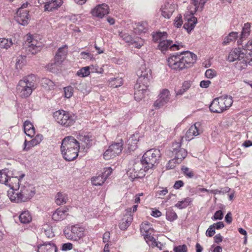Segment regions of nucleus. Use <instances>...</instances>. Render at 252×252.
<instances>
[{
    "instance_id": "6",
    "label": "nucleus",
    "mask_w": 252,
    "mask_h": 252,
    "mask_svg": "<svg viewBox=\"0 0 252 252\" xmlns=\"http://www.w3.org/2000/svg\"><path fill=\"white\" fill-rule=\"evenodd\" d=\"M232 103V96L222 95L213 99L209 106V109L212 112L221 113L228 109Z\"/></svg>"
},
{
    "instance_id": "24",
    "label": "nucleus",
    "mask_w": 252,
    "mask_h": 252,
    "mask_svg": "<svg viewBox=\"0 0 252 252\" xmlns=\"http://www.w3.org/2000/svg\"><path fill=\"white\" fill-rule=\"evenodd\" d=\"M200 124L199 123H196L192 125L186 133L185 138L187 140L189 141L192 139L194 136H196L200 134L201 130L199 129Z\"/></svg>"
},
{
    "instance_id": "29",
    "label": "nucleus",
    "mask_w": 252,
    "mask_h": 252,
    "mask_svg": "<svg viewBox=\"0 0 252 252\" xmlns=\"http://www.w3.org/2000/svg\"><path fill=\"white\" fill-rule=\"evenodd\" d=\"M68 209L66 207L57 209L52 215V219L55 221H60L64 220L68 215Z\"/></svg>"
},
{
    "instance_id": "43",
    "label": "nucleus",
    "mask_w": 252,
    "mask_h": 252,
    "mask_svg": "<svg viewBox=\"0 0 252 252\" xmlns=\"http://www.w3.org/2000/svg\"><path fill=\"white\" fill-rule=\"evenodd\" d=\"M9 177V171L5 168L0 171V183L5 185Z\"/></svg>"
},
{
    "instance_id": "46",
    "label": "nucleus",
    "mask_w": 252,
    "mask_h": 252,
    "mask_svg": "<svg viewBox=\"0 0 252 252\" xmlns=\"http://www.w3.org/2000/svg\"><path fill=\"white\" fill-rule=\"evenodd\" d=\"M82 142L84 143V144H82V146L84 147V148L88 149L91 146V141L92 136L89 135H84L82 137V139H80Z\"/></svg>"
},
{
    "instance_id": "9",
    "label": "nucleus",
    "mask_w": 252,
    "mask_h": 252,
    "mask_svg": "<svg viewBox=\"0 0 252 252\" xmlns=\"http://www.w3.org/2000/svg\"><path fill=\"white\" fill-rule=\"evenodd\" d=\"M138 76L137 83L140 84L149 86L152 78L151 69L147 67L146 64H142L137 70Z\"/></svg>"
},
{
    "instance_id": "55",
    "label": "nucleus",
    "mask_w": 252,
    "mask_h": 252,
    "mask_svg": "<svg viewBox=\"0 0 252 252\" xmlns=\"http://www.w3.org/2000/svg\"><path fill=\"white\" fill-rule=\"evenodd\" d=\"M141 232L145 233H149L150 231L152 230L150 227L149 224H142L140 226Z\"/></svg>"
},
{
    "instance_id": "51",
    "label": "nucleus",
    "mask_w": 252,
    "mask_h": 252,
    "mask_svg": "<svg viewBox=\"0 0 252 252\" xmlns=\"http://www.w3.org/2000/svg\"><path fill=\"white\" fill-rule=\"evenodd\" d=\"M216 71L212 69H207L205 74V76L208 78H213L216 76Z\"/></svg>"
},
{
    "instance_id": "18",
    "label": "nucleus",
    "mask_w": 252,
    "mask_h": 252,
    "mask_svg": "<svg viewBox=\"0 0 252 252\" xmlns=\"http://www.w3.org/2000/svg\"><path fill=\"white\" fill-rule=\"evenodd\" d=\"M15 19L19 24L22 26L27 25L30 19L29 11L26 9L19 8L15 16Z\"/></svg>"
},
{
    "instance_id": "42",
    "label": "nucleus",
    "mask_w": 252,
    "mask_h": 252,
    "mask_svg": "<svg viewBox=\"0 0 252 252\" xmlns=\"http://www.w3.org/2000/svg\"><path fill=\"white\" fill-rule=\"evenodd\" d=\"M41 84L42 87L49 90H52L55 87L54 83L50 79L46 78H43L41 80Z\"/></svg>"
},
{
    "instance_id": "35",
    "label": "nucleus",
    "mask_w": 252,
    "mask_h": 252,
    "mask_svg": "<svg viewBox=\"0 0 252 252\" xmlns=\"http://www.w3.org/2000/svg\"><path fill=\"white\" fill-rule=\"evenodd\" d=\"M14 190L12 189V190L8 191V196L10 200L17 203L23 202V198L20 191L15 192Z\"/></svg>"
},
{
    "instance_id": "28",
    "label": "nucleus",
    "mask_w": 252,
    "mask_h": 252,
    "mask_svg": "<svg viewBox=\"0 0 252 252\" xmlns=\"http://www.w3.org/2000/svg\"><path fill=\"white\" fill-rule=\"evenodd\" d=\"M185 19L187 22L184 25V28L186 30L187 32H191V31L194 29L197 23V18L194 16V14L190 13L189 15L188 14L185 15Z\"/></svg>"
},
{
    "instance_id": "52",
    "label": "nucleus",
    "mask_w": 252,
    "mask_h": 252,
    "mask_svg": "<svg viewBox=\"0 0 252 252\" xmlns=\"http://www.w3.org/2000/svg\"><path fill=\"white\" fill-rule=\"evenodd\" d=\"M223 213L222 211L219 210L216 212L212 219L213 220H221L223 218Z\"/></svg>"
},
{
    "instance_id": "26",
    "label": "nucleus",
    "mask_w": 252,
    "mask_h": 252,
    "mask_svg": "<svg viewBox=\"0 0 252 252\" xmlns=\"http://www.w3.org/2000/svg\"><path fill=\"white\" fill-rule=\"evenodd\" d=\"M172 41L164 39L159 43L158 48L162 53H164L169 48L173 51L179 49V45L176 44H172Z\"/></svg>"
},
{
    "instance_id": "8",
    "label": "nucleus",
    "mask_w": 252,
    "mask_h": 252,
    "mask_svg": "<svg viewBox=\"0 0 252 252\" xmlns=\"http://www.w3.org/2000/svg\"><path fill=\"white\" fill-rule=\"evenodd\" d=\"M37 34H31L30 32L25 36L27 51L29 54L34 55L41 49L42 44L36 39Z\"/></svg>"
},
{
    "instance_id": "16",
    "label": "nucleus",
    "mask_w": 252,
    "mask_h": 252,
    "mask_svg": "<svg viewBox=\"0 0 252 252\" xmlns=\"http://www.w3.org/2000/svg\"><path fill=\"white\" fill-rule=\"evenodd\" d=\"M40 5L44 4V11L53 12L58 10L63 4V0H38Z\"/></svg>"
},
{
    "instance_id": "27",
    "label": "nucleus",
    "mask_w": 252,
    "mask_h": 252,
    "mask_svg": "<svg viewBox=\"0 0 252 252\" xmlns=\"http://www.w3.org/2000/svg\"><path fill=\"white\" fill-rule=\"evenodd\" d=\"M133 220L131 215V208L126 209V214L124 217L122 221L120 223L119 227L122 230H126L130 224Z\"/></svg>"
},
{
    "instance_id": "59",
    "label": "nucleus",
    "mask_w": 252,
    "mask_h": 252,
    "mask_svg": "<svg viewBox=\"0 0 252 252\" xmlns=\"http://www.w3.org/2000/svg\"><path fill=\"white\" fill-rule=\"evenodd\" d=\"M73 245L70 243H67L63 244L62 247V250L63 251H66L68 250H70L72 249Z\"/></svg>"
},
{
    "instance_id": "48",
    "label": "nucleus",
    "mask_w": 252,
    "mask_h": 252,
    "mask_svg": "<svg viewBox=\"0 0 252 252\" xmlns=\"http://www.w3.org/2000/svg\"><path fill=\"white\" fill-rule=\"evenodd\" d=\"M90 74V67L89 66H86L84 67H82L80 70H79L77 72V74L82 77H85L86 76H88Z\"/></svg>"
},
{
    "instance_id": "44",
    "label": "nucleus",
    "mask_w": 252,
    "mask_h": 252,
    "mask_svg": "<svg viewBox=\"0 0 252 252\" xmlns=\"http://www.w3.org/2000/svg\"><path fill=\"white\" fill-rule=\"evenodd\" d=\"M166 217L167 220L173 221L177 219V215L171 208H169L166 210Z\"/></svg>"
},
{
    "instance_id": "53",
    "label": "nucleus",
    "mask_w": 252,
    "mask_h": 252,
    "mask_svg": "<svg viewBox=\"0 0 252 252\" xmlns=\"http://www.w3.org/2000/svg\"><path fill=\"white\" fill-rule=\"evenodd\" d=\"M174 252H187V247L185 245H180L174 248Z\"/></svg>"
},
{
    "instance_id": "19",
    "label": "nucleus",
    "mask_w": 252,
    "mask_h": 252,
    "mask_svg": "<svg viewBox=\"0 0 252 252\" xmlns=\"http://www.w3.org/2000/svg\"><path fill=\"white\" fill-rule=\"evenodd\" d=\"M169 94L170 92L168 90L166 89L162 90L158 95V99L154 102L155 107L158 109L165 105L169 101Z\"/></svg>"
},
{
    "instance_id": "45",
    "label": "nucleus",
    "mask_w": 252,
    "mask_h": 252,
    "mask_svg": "<svg viewBox=\"0 0 252 252\" xmlns=\"http://www.w3.org/2000/svg\"><path fill=\"white\" fill-rule=\"evenodd\" d=\"M181 171L184 175L188 178H193L194 176V171L188 167L183 166L181 167Z\"/></svg>"
},
{
    "instance_id": "61",
    "label": "nucleus",
    "mask_w": 252,
    "mask_h": 252,
    "mask_svg": "<svg viewBox=\"0 0 252 252\" xmlns=\"http://www.w3.org/2000/svg\"><path fill=\"white\" fill-rule=\"evenodd\" d=\"M144 238L145 241L148 242V241L153 242L155 240V238L151 235V233H145L143 234Z\"/></svg>"
},
{
    "instance_id": "30",
    "label": "nucleus",
    "mask_w": 252,
    "mask_h": 252,
    "mask_svg": "<svg viewBox=\"0 0 252 252\" xmlns=\"http://www.w3.org/2000/svg\"><path fill=\"white\" fill-rule=\"evenodd\" d=\"M43 139V136L41 134H37L36 136L30 141L25 140L24 142V147L23 150L25 151H29L31 148L39 144Z\"/></svg>"
},
{
    "instance_id": "14",
    "label": "nucleus",
    "mask_w": 252,
    "mask_h": 252,
    "mask_svg": "<svg viewBox=\"0 0 252 252\" xmlns=\"http://www.w3.org/2000/svg\"><path fill=\"white\" fill-rule=\"evenodd\" d=\"M122 142L114 143L110 145L103 154L105 159L109 160L118 156L123 150Z\"/></svg>"
},
{
    "instance_id": "10",
    "label": "nucleus",
    "mask_w": 252,
    "mask_h": 252,
    "mask_svg": "<svg viewBox=\"0 0 252 252\" xmlns=\"http://www.w3.org/2000/svg\"><path fill=\"white\" fill-rule=\"evenodd\" d=\"M65 237L72 241H78L83 238L84 235V229L78 225L71 226L63 231Z\"/></svg>"
},
{
    "instance_id": "41",
    "label": "nucleus",
    "mask_w": 252,
    "mask_h": 252,
    "mask_svg": "<svg viewBox=\"0 0 252 252\" xmlns=\"http://www.w3.org/2000/svg\"><path fill=\"white\" fill-rule=\"evenodd\" d=\"M105 181L106 179L101 174L94 176L91 179V182L93 185L96 186L102 185Z\"/></svg>"
},
{
    "instance_id": "36",
    "label": "nucleus",
    "mask_w": 252,
    "mask_h": 252,
    "mask_svg": "<svg viewBox=\"0 0 252 252\" xmlns=\"http://www.w3.org/2000/svg\"><path fill=\"white\" fill-rule=\"evenodd\" d=\"M138 140L135 134L131 135L127 140L128 149L130 151H134L137 148Z\"/></svg>"
},
{
    "instance_id": "23",
    "label": "nucleus",
    "mask_w": 252,
    "mask_h": 252,
    "mask_svg": "<svg viewBox=\"0 0 252 252\" xmlns=\"http://www.w3.org/2000/svg\"><path fill=\"white\" fill-rule=\"evenodd\" d=\"M148 85H144L136 83L134 86V98L136 101H140L145 96V93L147 91Z\"/></svg>"
},
{
    "instance_id": "31",
    "label": "nucleus",
    "mask_w": 252,
    "mask_h": 252,
    "mask_svg": "<svg viewBox=\"0 0 252 252\" xmlns=\"http://www.w3.org/2000/svg\"><path fill=\"white\" fill-rule=\"evenodd\" d=\"M56 246L52 243H44L38 246L37 252H57Z\"/></svg>"
},
{
    "instance_id": "21",
    "label": "nucleus",
    "mask_w": 252,
    "mask_h": 252,
    "mask_svg": "<svg viewBox=\"0 0 252 252\" xmlns=\"http://www.w3.org/2000/svg\"><path fill=\"white\" fill-rule=\"evenodd\" d=\"M109 13V7L105 3H102L96 5L91 11V14L94 17L99 18H103Z\"/></svg>"
},
{
    "instance_id": "12",
    "label": "nucleus",
    "mask_w": 252,
    "mask_h": 252,
    "mask_svg": "<svg viewBox=\"0 0 252 252\" xmlns=\"http://www.w3.org/2000/svg\"><path fill=\"white\" fill-rule=\"evenodd\" d=\"M146 171L142 167L141 162L135 161L132 166L127 171V175L131 181L136 178H141L145 176Z\"/></svg>"
},
{
    "instance_id": "5",
    "label": "nucleus",
    "mask_w": 252,
    "mask_h": 252,
    "mask_svg": "<svg viewBox=\"0 0 252 252\" xmlns=\"http://www.w3.org/2000/svg\"><path fill=\"white\" fill-rule=\"evenodd\" d=\"M160 155L161 154L159 150L152 149L145 152L141 159L138 161L141 162L142 167L147 172L158 165Z\"/></svg>"
},
{
    "instance_id": "39",
    "label": "nucleus",
    "mask_w": 252,
    "mask_h": 252,
    "mask_svg": "<svg viewBox=\"0 0 252 252\" xmlns=\"http://www.w3.org/2000/svg\"><path fill=\"white\" fill-rule=\"evenodd\" d=\"M19 218L20 221L23 223H29L32 220V217L28 211L22 212Z\"/></svg>"
},
{
    "instance_id": "25",
    "label": "nucleus",
    "mask_w": 252,
    "mask_h": 252,
    "mask_svg": "<svg viewBox=\"0 0 252 252\" xmlns=\"http://www.w3.org/2000/svg\"><path fill=\"white\" fill-rule=\"evenodd\" d=\"M25 177L24 174H22L19 176H9L5 185L8 186L10 189L16 190L20 188L19 183L20 180Z\"/></svg>"
},
{
    "instance_id": "11",
    "label": "nucleus",
    "mask_w": 252,
    "mask_h": 252,
    "mask_svg": "<svg viewBox=\"0 0 252 252\" xmlns=\"http://www.w3.org/2000/svg\"><path fill=\"white\" fill-rule=\"evenodd\" d=\"M183 137L178 139V141L174 142L172 146V152L176 159L177 163H180L187 155V151L184 148H181L182 143L183 141Z\"/></svg>"
},
{
    "instance_id": "32",
    "label": "nucleus",
    "mask_w": 252,
    "mask_h": 252,
    "mask_svg": "<svg viewBox=\"0 0 252 252\" xmlns=\"http://www.w3.org/2000/svg\"><path fill=\"white\" fill-rule=\"evenodd\" d=\"M67 46L66 45L59 48L55 57L56 63H60L64 60L67 53Z\"/></svg>"
},
{
    "instance_id": "37",
    "label": "nucleus",
    "mask_w": 252,
    "mask_h": 252,
    "mask_svg": "<svg viewBox=\"0 0 252 252\" xmlns=\"http://www.w3.org/2000/svg\"><path fill=\"white\" fill-rule=\"evenodd\" d=\"M192 201V199L191 198L189 197H187L181 201H179L175 205V206L180 209H182L189 205Z\"/></svg>"
},
{
    "instance_id": "63",
    "label": "nucleus",
    "mask_w": 252,
    "mask_h": 252,
    "mask_svg": "<svg viewBox=\"0 0 252 252\" xmlns=\"http://www.w3.org/2000/svg\"><path fill=\"white\" fill-rule=\"evenodd\" d=\"M168 193V189L166 188L163 189L162 190L157 191V194L159 196V197H162Z\"/></svg>"
},
{
    "instance_id": "22",
    "label": "nucleus",
    "mask_w": 252,
    "mask_h": 252,
    "mask_svg": "<svg viewBox=\"0 0 252 252\" xmlns=\"http://www.w3.org/2000/svg\"><path fill=\"white\" fill-rule=\"evenodd\" d=\"M190 5L188 7L189 13L194 14L197 11H201L208 0H190Z\"/></svg>"
},
{
    "instance_id": "7",
    "label": "nucleus",
    "mask_w": 252,
    "mask_h": 252,
    "mask_svg": "<svg viewBox=\"0 0 252 252\" xmlns=\"http://www.w3.org/2000/svg\"><path fill=\"white\" fill-rule=\"evenodd\" d=\"M53 117L58 123L64 127L72 126L76 121L74 115L63 110H59L54 112Z\"/></svg>"
},
{
    "instance_id": "56",
    "label": "nucleus",
    "mask_w": 252,
    "mask_h": 252,
    "mask_svg": "<svg viewBox=\"0 0 252 252\" xmlns=\"http://www.w3.org/2000/svg\"><path fill=\"white\" fill-rule=\"evenodd\" d=\"M44 233L48 238H52L55 236L52 229L49 226L44 229Z\"/></svg>"
},
{
    "instance_id": "62",
    "label": "nucleus",
    "mask_w": 252,
    "mask_h": 252,
    "mask_svg": "<svg viewBox=\"0 0 252 252\" xmlns=\"http://www.w3.org/2000/svg\"><path fill=\"white\" fill-rule=\"evenodd\" d=\"M211 82L210 80H203L200 83V86L201 88H207L211 84Z\"/></svg>"
},
{
    "instance_id": "13",
    "label": "nucleus",
    "mask_w": 252,
    "mask_h": 252,
    "mask_svg": "<svg viewBox=\"0 0 252 252\" xmlns=\"http://www.w3.org/2000/svg\"><path fill=\"white\" fill-rule=\"evenodd\" d=\"M249 35V32H229L222 42L223 45H227L237 40L238 45L244 44L243 41Z\"/></svg>"
},
{
    "instance_id": "54",
    "label": "nucleus",
    "mask_w": 252,
    "mask_h": 252,
    "mask_svg": "<svg viewBox=\"0 0 252 252\" xmlns=\"http://www.w3.org/2000/svg\"><path fill=\"white\" fill-rule=\"evenodd\" d=\"M183 24V20L182 18V16L180 15L179 16H177L174 22V25L175 27L179 28L181 27Z\"/></svg>"
},
{
    "instance_id": "4",
    "label": "nucleus",
    "mask_w": 252,
    "mask_h": 252,
    "mask_svg": "<svg viewBox=\"0 0 252 252\" xmlns=\"http://www.w3.org/2000/svg\"><path fill=\"white\" fill-rule=\"evenodd\" d=\"M36 77L34 74H30L20 80L16 89L19 96L27 98L36 88Z\"/></svg>"
},
{
    "instance_id": "2",
    "label": "nucleus",
    "mask_w": 252,
    "mask_h": 252,
    "mask_svg": "<svg viewBox=\"0 0 252 252\" xmlns=\"http://www.w3.org/2000/svg\"><path fill=\"white\" fill-rule=\"evenodd\" d=\"M227 60L230 62L237 61L236 67L240 70L245 69L248 65L252 66V53L240 47L231 50L228 55Z\"/></svg>"
},
{
    "instance_id": "38",
    "label": "nucleus",
    "mask_w": 252,
    "mask_h": 252,
    "mask_svg": "<svg viewBox=\"0 0 252 252\" xmlns=\"http://www.w3.org/2000/svg\"><path fill=\"white\" fill-rule=\"evenodd\" d=\"M68 199L66 194L63 192H59L56 196V203L58 205L65 203Z\"/></svg>"
},
{
    "instance_id": "57",
    "label": "nucleus",
    "mask_w": 252,
    "mask_h": 252,
    "mask_svg": "<svg viewBox=\"0 0 252 252\" xmlns=\"http://www.w3.org/2000/svg\"><path fill=\"white\" fill-rule=\"evenodd\" d=\"M215 233V230L214 225H210L206 232V235L208 237L213 236Z\"/></svg>"
},
{
    "instance_id": "3",
    "label": "nucleus",
    "mask_w": 252,
    "mask_h": 252,
    "mask_svg": "<svg viewBox=\"0 0 252 252\" xmlns=\"http://www.w3.org/2000/svg\"><path fill=\"white\" fill-rule=\"evenodd\" d=\"M80 144L73 136L64 138L61 146V151L63 158L66 161H72L78 156Z\"/></svg>"
},
{
    "instance_id": "64",
    "label": "nucleus",
    "mask_w": 252,
    "mask_h": 252,
    "mask_svg": "<svg viewBox=\"0 0 252 252\" xmlns=\"http://www.w3.org/2000/svg\"><path fill=\"white\" fill-rule=\"evenodd\" d=\"M184 185L183 181L179 180L176 181L174 185V188L175 189H179L181 187H183Z\"/></svg>"
},
{
    "instance_id": "50",
    "label": "nucleus",
    "mask_w": 252,
    "mask_h": 252,
    "mask_svg": "<svg viewBox=\"0 0 252 252\" xmlns=\"http://www.w3.org/2000/svg\"><path fill=\"white\" fill-rule=\"evenodd\" d=\"M64 95L66 98H70L73 94V88L71 86H68L64 88Z\"/></svg>"
},
{
    "instance_id": "33",
    "label": "nucleus",
    "mask_w": 252,
    "mask_h": 252,
    "mask_svg": "<svg viewBox=\"0 0 252 252\" xmlns=\"http://www.w3.org/2000/svg\"><path fill=\"white\" fill-rule=\"evenodd\" d=\"M135 32H148L150 30V26L146 21L135 23L133 25Z\"/></svg>"
},
{
    "instance_id": "20",
    "label": "nucleus",
    "mask_w": 252,
    "mask_h": 252,
    "mask_svg": "<svg viewBox=\"0 0 252 252\" xmlns=\"http://www.w3.org/2000/svg\"><path fill=\"white\" fill-rule=\"evenodd\" d=\"M176 7V5L172 0H168L161 6L160 10L162 15L166 18H170L175 11Z\"/></svg>"
},
{
    "instance_id": "17",
    "label": "nucleus",
    "mask_w": 252,
    "mask_h": 252,
    "mask_svg": "<svg viewBox=\"0 0 252 252\" xmlns=\"http://www.w3.org/2000/svg\"><path fill=\"white\" fill-rule=\"evenodd\" d=\"M20 192L22 196L23 202L28 201L34 195V188L26 183L20 187Z\"/></svg>"
},
{
    "instance_id": "47",
    "label": "nucleus",
    "mask_w": 252,
    "mask_h": 252,
    "mask_svg": "<svg viewBox=\"0 0 252 252\" xmlns=\"http://www.w3.org/2000/svg\"><path fill=\"white\" fill-rule=\"evenodd\" d=\"M123 84V80L121 78H113L110 80L109 85L113 88H117Z\"/></svg>"
},
{
    "instance_id": "49",
    "label": "nucleus",
    "mask_w": 252,
    "mask_h": 252,
    "mask_svg": "<svg viewBox=\"0 0 252 252\" xmlns=\"http://www.w3.org/2000/svg\"><path fill=\"white\" fill-rule=\"evenodd\" d=\"M12 45L11 40L5 38H0V47L1 48L7 49Z\"/></svg>"
},
{
    "instance_id": "1",
    "label": "nucleus",
    "mask_w": 252,
    "mask_h": 252,
    "mask_svg": "<svg viewBox=\"0 0 252 252\" xmlns=\"http://www.w3.org/2000/svg\"><path fill=\"white\" fill-rule=\"evenodd\" d=\"M196 55L189 51L182 52L180 55H171L167 59L168 66L172 69L182 70L191 66L196 60Z\"/></svg>"
},
{
    "instance_id": "58",
    "label": "nucleus",
    "mask_w": 252,
    "mask_h": 252,
    "mask_svg": "<svg viewBox=\"0 0 252 252\" xmlns=\"http://www.w3.org/2000/svg\"><path fill=\"white\" fill-rule=\"evenodd\" d=\"M112 169L111 167H107L102 173V176L106 180L108 176L112 173Z\"/></svg>"
},
{
    "instance_id": "40",
    "label": "nucleus",
    "mask_w": 252,
    "mask_h": 252,
    "mask_svg": "<svg viewBox=\"0 0 252 252\" xmlns=\"http://www.w3.org/2000/svg\"><path fill=\"white\" fill-rule=\"evenodd\" d=\"M152 36L154 42L159 43L167 38V32H154Z\"/></svg>"
},
{
    "instance_id": "60",
    "label": "nucleus",
    "mask_w": 252,
    "mask_h": 252,
    "mask_svg": "<svg viewBox=\"0 0 252 252\" xmlns=\"http://www.w3.org/2000/svg\"><path fill=\"white\" fill-rule=\"evenodd\" d=\"M177 162V160L176 158H174L172 160L169 161L168 163L167 164L166 167L167 169H173L176 166L175 163Z\"/></svg>"
},
{
    "instance_id": "15",
    "label": "nucleus",
    "mask_w": 252,
    "mask_h": 252,
    "mask_svg": "<svg viewBox=\"0 0 252 252\" xmlns=\"http://www.w3.org/2000/svg\"><path fill=\"white\" fill-rule=\"evenodd\" d=\"M121 37L128 44L132 45L133 47L140 48L144 44V41L142 38L137 36H133L129 34L128 32H119Z\"/></svg>"
},
{
    "instance_id": "34",
    "label": "nucleus",
    "mask_w": 252,
    "mask_h": 252,
    "mask_svg": "<svg viewBox=\"0 0 252 252\" xmlns=\"http://www.w3.org/2000/svg\"><path fill=\"white\" fill-rule=\"evenodd\" d=\"M24 130L25 134L31 137L35 134V128L30 121L27 120L24 123Z\"/></svg>"
}]
</instances>
